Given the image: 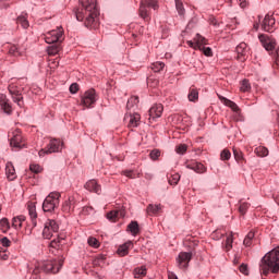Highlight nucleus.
Returning <instances> with one entry per match:
<instances>
[{
  "mask_svg": "<svg viewBox=\"0 0 279 279\" xmlns=\"http://www.w3.org/2000/svg\"><path fill=\"white\" fill-rule=\"evenodd\" d=\"M74 14L77 21L84 23L85 27H95L97 25V16H99L97 0L81 1L77 9L74 10Z\"/></svg>",
  "mask_w": 279,
  "mask_h": 279,
  "instance_id": "f257e3e1",
  "label": "nucleus"
},
{
  "mask_svg": "<svg viewBox=\"0 0 279 279\" xmlns=\"http://www.w3.org/2000/svg\"><path fill=\"white\" fill-rule=\"evenodd\" d=\"M259 269L264 276L279 274V246L265 254L262 258Z\"/></svg>",
  "mask_w": 279,
  "mask_h": 279,
  "instance_id": "f03ea898",
  "label": "nucleus"
},
{
  "mask_svg": "<svg viewBox=\"0 0 279 279\" xmlns=\"http://www.w3.org/2000/svg\"><path fill=\"white\" fill-rule=\"evenodd\" d=\"M186 45L191 47V49H194L197 51H203L204 56L207 58H213V49L210 47H205V45H208V40H206L202 35L196 34L193 40H187Z\"/></svg>",
  "mask_w": 279,
  "mask_h": 279,
  "instance_id": "7ed1b4c3",
  "label": "nucleus"
},
{
  "mask_svg": "<svg viewBox=\"0 0 279 279\" xmlns=\"http://www.w3.org/2000/svg\"><path fill=\"white\" fill-rule=\"evenodd\" d=\"M62 265H64L62 259H48L39 263L38 267L45 274H58L62 269Z\"/></svg>",
  "mask_w": 279,
  "mask_h": 279,
  "instance_id": "20e7f679",
  "label": "nucleus"
},
{
  "mask_svg": "<svg viewBox=\"0 0 279 279\" xmlns=\"http://www.w3.org/2000/svg\"><path fill=\"white\" fill-rule=\"evenodd\" d=\"M60 205V193L52 192L50 193L43 203L44 213H53L56 208Z\"/></svg>",
  "mask_w": 279,
  "mask_h": 279,
  "instance_id": "39448f33",
  "label": "nucleus"
},
{
  "mask_svg": "<svg viewBox=\"0 0 279 279\" xmlns=\"http://www.w3.org/2000/svg\"><path fill=\"white\" fill-rule=\"evenodd\" d=\"M10 146L13 151H19V149H24V147H27V143L25 142V138L20 130H14L11 133Z\"/></svg>",
  "mask_w": 279,
  "mask_h": 279,
  "instance_id": "423d86ee",
  "label": "nucleus"
},
{
  "mask_svg": "<svg viewBox=\"0 0 279 279\" xmlns=\"http://www.w3.org/2000/svg\"><path fill=\"white\" fill-rule=\"evenodd\" d=\"M60 226L58 225V222L53 219H48L44 223L43 238L48 240L53 239V236L58 234Z\"/></svg>",
  "mask_w": 279,
  "mask_h": 279,
  "instance_id": "0eeeda50",
  "label": "nucleus"
},
{
  "mask_svg": "<svg viewBox=\"0 0 279 279\" xmlns=\"http://www.w3.org/2000/svg\"><path fill=\"white\" fill-rule=\"evenodd\" d=\"M64 36V29L62 28V26L57 27V29H52L50 32H48L45 35V40L48 45H53L56 43H62V39Z\"/></svg>",
  "mask_w": 279,
  "mask_h": 279,
  "instance_id": "6e6552de",
  "label": "nucleus"
},
{
  "mask_svg": "<svg viewBox=\"0 0 279 279\" xmlns=\"http://www.w3.org/2000/svg\"><path fill=\"white\" fill-rule=\"evenodd\" d=\"M97 102V92L95 89H88L81 98V106L84 108H92Z\"/></svg>",
  "mask_w": 279,
  "mask_h": 279,
  "instance_id": "1a4fd4ad",
  "label": "nucleus"
},
{
  "mask_svg": "<svg viewBox=\"0 0 279 279\" xmlns=\"http://www.w3.org/2000/svg\"><path fill=\"white\" fill-rule=\"evenodd\" d=\"M60 147H62V144L59 140H52L50 141L47 148H43L39 150V156L43 158L46 154H56V151H60Z\"/></svg>",
  "mask_w": 279,
  "mask_h": 279,
  "instance_id": "9d476101",
  "label": "nucleus"
},
{
  "mask_svg": "<svg viewBox=\"0 0 279 279\" xmlns=\"http://www.w3.org/2000/svg\"><path fill=\"white\" fill-rule=\"evenodd\" d=\"M193 258V254L191 252H181L177 257V263L180 269H186L189 267V263Z\"/></svg>",
  "mask_w": 279,
  "mask_h": 279,
  "instance_id": "9b49d317",
  "label": "nucleus"
},
{
  "mask_svg": "<svg viewBox=\"0 0 279 279\" xmlns=\"http://www.w3.org/2000/svg\"><path fill=\"white\" fill-rule=\"evenodd\" d=\"M165 110V107L162 106V104H156L154 105L149 111V123H151L153 121H156V119H160L162 117V112Z\"/></svg>",
  "mask_w": 279,
  "mask_h": 279,
  "instance_id": "f8f14e48",
  "label": "nucleus"
},
{
  "mask_svg": "<svg viewBox=\"0 0 279 279\" xmlns=\"http://www.w3.org/2000/svg\"><path fill=\"white\" fill-rule=\"evenodd\" d=\"M258 39L266 51H274V49H276V39H272L267 35H259Z\"/></svg>",
  "mask_w": 279,
  "mask_h": 279,
  "instance_id": "ddd939ff",
  "label": "nucleus"
},
{
  "mask_svg": "<svg viewBox=\"0 0 279 279\" xmlns=\"http://www.w3.org/2000/svg\"><path fill=\"white\" fill-rule=\"evenodd\" d=\"M262 29L264 32H274L276 29V19H274V15L267 14L263 22H262Z\"/></svg>",
  "mask_w": 279,
  "mask_h": 279,
  "instance_id": "4468645a",
  "label": "nucleus"
},
{
  "mask_svg": "<svg viewBox=\"0 0 279 279\" xmlns=\"http://www.w3.org/2000/svg\"><path fill=\"white\" fill-rule=\"evenodd\" d=\"M129 128H138L141 125V114L130 113L124 117Z\"/></svg>",
  "mask_w": 279,
  "mask_h": 279,
  "instance_id": "2eb2a0df",
  "label": "nucleus"
},
{
  "mask_svg": "<svg viewBox=\"0 0 279 279\" xmlns=\"http://www.w3.org/2000/svg\"><path fill=\"white\" fill-rule=\"evenodd\" d=\"M84 186L89 193H96L97 195L101 194V185L95 179L87 181Z\"/></svg>",
  "mask_w": 279,
  "mask_h": 279,
  "instance_id": "dca6fc26",
  "label": "nucleus"
},
{
  "mask_svg": "<svg viewBox=\"0 0 279 279\" xmlns=\"http://www.w3.org/2000/svg\"><path fill=\"white\" fill-rule=\"evenodd\" d=\"M9 93L10 95H12V99L15 104H17V106L20 108H23L24 104H23V95L16 93V90L14 89V86L10 85L9 86Z\"/></svg>",
  "mask_w": 279,
  "mask_h": 279,
  "instance_id": "f3484780",
  "label": "nucleus"
},
{
  "mask_svg": "<svg viewBox=\"0 0 279 279\" xmlns=\"http://www.w3.org/2000/svg\"><path fill=\"white\" fill-rule=\"evenodd\" d=\"M186 169H191L192 171H195V173H206V166H204L202 162H191L186 165Z\"/></svg>",
  "mask_w": 279,
  "mask_h": 279,
  "instance_id": "a211bd4d",
  "label": "nucleus"
},
{
  "mask_svg": "<svg viewBox=\"0 0 279 279\" xmlns=\"http://www.w3.org/2000/svg\"><path fill=\"white\" fill-rule=\"evenodd\" d=\"M132 247H134V243H132V241H128L118 247L117 254L119 256H128V254H130V248Z\"/></svg>",
  "mask_w": 279,
  "mask_h": 279,
  "instance_id": "6ab92c4d",
  "label": "nucleus"
},
{
  "mask_svg": "<svg viewBox=\"0 0 279 279\" xmlns=\"http://www.w3.org/2000/svg\"><path fill=\"white\" fill-rule=\"evenodd\" d=\"M5 175L11 182L16 180V169H14V165L10 161L5 165Z\"/></svg>",
  "mask_w": 279,
  "mask_h": 279,
  "instance_id": "aec40b11",
  "label": "nucleus"
},
{
  "mask_svg": "<svg viewBox=\"0 0 279 279\" xmlns=\"http://www.w3.org/2000/svg\"><path fill=\"white\" fill-rule=\"evenodd\" d=\"M28 214L32 219V223L34 227H36V219H38V213L36 211V203L29 202L27 204Z\"/></svg>",
  "mask_w": 279,
  "mask_h": 279,
  "instance_id": "412c9836",
  "label": "nucleus"
},
{
  "mask_svg": "<svg viewBox=\"0 0 279 279\" xmlns=\"http://www.w3.org/2000/svg\"><path fill=\"white\" fill-rule=\"evenodd\" d=\"M235 51L239 60H245V56H247V44L241 43L236 46Z\"/></svg>",
  "mask_w": 279,
  "mask_h": 279,
  "instance_id": "4be33fe9",
  "label": "nucleus"
},
{
  "mask_svg": "<svg viewBox=\"0 0 279 279\" xmlns=\"http://www.w3.org/2000/svg\"><path fill=\"white\" fill-rule=\"evenodd\" d=\"M0 106L7 114H12V106L8 102V97L3 94L0 95Z\"/></svg>",
  "mask_w": 279,
  "mask_h": 279,
  "instance_id": "5701e85b",
  "label": "nucleus"
},
{
  "mask_svg": "<svg viewBox=\"0 0 279 279\" xmlns=\"http://www.w3.org/2000/svg\"><path fill=\"white\" fill-rule=\"evenodd\" d=\"M63 213H71L75 208V197L70 196L62 206Z\"/></svg>",
  "mask_w": 279,
  "mask_h": 279,
  "instance_id": "b1692460",
  "label": "nucleus"
},
{
  "mask_svg": "<svg viewBox=\"0 0 279 279\" xmlns=\"http://www.w3.org/2000/svg\"><path fill=\"white\" fill-rule=\"evenodd\" d=\"M16 24L21 25V27H23V29H27V27H29V21L27 20V13H22L16 19Z\"/></svg>",
  "mask_w": 279,
  "mask_h": 279,
  "instance_id": "393cba45",
  "label": "nucleus"
},
{
  "mask_svg": "<svg viewBox=\"0 0 279 279\" xmlns=\"http://www.w3.org/2000/svg\"><path fill=\"white\" fill-rule=\"evenodd\" d=\"M220 99H221L222 104L225 106H227L228 108H231V110L233 112H239L240 109H239V105H236V102H234V101H232V100H230V99H228L226 97H222Z\"/></svg>",
  "mask_w": 279,
  "mask_h": 279,
  "instance_id": "a878e982",
  "label": "nucleus"
},
{
  "mask_svg": "<svg viewBox=\"0 0 279 279\" xmlns=\"http://www.w3.org/2000/svg\"><path fill=\"white\" fill-rule=\"evenodd\" d=\"M140 16L144 21L149 20V11L147 10V4H145V2H141L140 4Z\"/></svg>",
  "mask_w": 279,
  "mask_h": 279,
  "instance_id": "bb28decb",
  "label": "nucleus"
},
{
  "mask_svg": "<svg viewBox=\"0 0 279 279\" xmlns=\"http://www.w3.org/2000/svg\"><path fill=\"white\" fill-rule=\"evenodd\" d=\"M128 231L131 232L132 236H136L141 232V229L138 228V222L131 221L128 226Z\"/></svg>",
  "mask_w": 279,
  "mask_h": 279,
  "instance_id": "cd10ccee",
  "label": "nucleus"
},
{
  "mask_svg": "<svg viewBox=\"0 0 279 279\" xmlns=\"http://www.w3.org/2000/svg\"><path fill=\"white\" fill-rule=\"evenodd\" d=\"M134 278H145L147 276V268L145 266L137 267L133 270Z\"/></svg>",
  "mask_w": 279,
  "mask_h": 279,
  "instance_id": "c85d7f7f",
  "label": "nucleus"
},
{
  "mask_svg": "<svg viewBox=\"0 0 279 279\" xmlns=\"http://www.w3.org/2000/svg\"><path fill=\"white\" fill-rule=\"evenodd\" d=\"M255 154L259 158H265V157L269 156V149H267V147H265V146H258L255 148Z\"/></svg>",
  "mask_w": 279,
  "mask_h": 279,
  "instance_id": "c756f323",
  "label": "nucleus"
},
{
  "mask_svg": "<svg viewBox=\"0 0 279 279\" xmlns=\"http://www.w3.org/2000/svg\"><path fill=\"white\" fill-rule=\"evenodd\" d=\"M23 221H25V216H17L12 219V226L15 228V230H19V228L23 227Z\"/></svg>",
  "mask_w": 279,
  "mask_h": 279,
  "instance_id": "7c9ffc66",
  "label": "nucleus"
},
{
  "mask_svg": "<svg viewBox=\"0 0 279 279\" xmlns=\"http://www.w3.org/2000/svg\"><path fill=\"white\" fill-rule=\"evenodd\" d=\"M64 243V240L60 236H58L57 239L52 240L49 244V247H51L52 250H60V247H62V244Z\"/></svg>",
  "mask_w": 279,
  "mask_h": 279,
  "instance_id": "2f4dec72",
  "label": "nucleus"
},
{
  "mask_svg": "<svg viewBox=\"0 0 279 279\" xmlns=\"http://www.w3.org/2000/svg\"><path fill=\"white\" fill-rule=\"evenodd\" d=\"M61 49L62 48L60 47V44H56V45L49 46L47 48L48 56H58V53H60Z\"/></svg>",
  "mask_w": 279,
  "mask_h": 279,
  "instance_id": "473e14b6",
  "label": "nucleus"
},
{
  "mask_svg": "<svg viewBox=\"0 0 279 279\" xmlns=\"http://www.w3.org/2000/svg\"><path fill=\"white\" fill-rule=\"evenodd\" d=\"M119 215H121V217H123V211H119V210L109 211L107 214V219L109 221H117V219H119Z\"/></svg>",
  "mask_w": 279,
  "mask_h": 279,
  "instance_id": "72a5a7b5",
  "label": "nucleus"
},
{
  "mask_svg": "<svg viewBox=\"0 0 279 279\" xmlns=\"http://www.w3.org/2000/svg\"><path fill=\"white\" fill-rule=\"evenodd\" d=\"M255 233L254 231H250L246 236L244 238L243 244L245 247H251L252 246V241H254Z\"/></svg>",
  "mask_w": 279,
  "mask_h": 279,
  "instance_id": "f704fd0d",
  "label": "nucleus"
},
{
  "mask_svg": "<svg viewBox=\"0 0 279 279\" xmlns=\"http://www.w3.org/2000/svg\"><path fill=\"white\" fill-rule=\"evenodd\" d=\"M187 99L189 101H197V99H199V92L195 88L190 89Z\"/></svg>",
  "mask_w": 279,
  "mask_h": 279,
  "instance_id": "c9c22d12",
  "label": "nucleus"
},
{
  "mask_svg": "<svg viewBox=\"0 0 279 279\" xmlns=\"http://www.w3.org/2000/svg\"><path fill=\"white\" fill-rule=\"evenodd\" d=\"M162 210V207L160 205H149L147 207L148 215H158Z\"/></svg>",
  "mask_w": 279,
  "mask_h": 279,
  "instance_id": "e433bc0d",
  "label": "nucleus"
},
{
  "mask_svg": "<svg viewBox=\"0 0 279 279\" xmlns=\"http://www.w3.org/2000/svg\"><path fill=\"white\" fill-rule=\"evenodd\" d=\"M241 93H250L252 90V85H250V81L243 80L240 86Z\"/></svg>",
  "mask_w": 279,
  "mask_h": 279,
  "instance_id": "4c0bfd02",
  "label": "nucleus"
},
{
  "mask_svg": "<svg viewBox=\"0 0 279 279\" xmlns=\"http://www.w3.org/2000/svg\"><path fill=\"white\" fill-rule=\"evenodd\" d=\"M0 230L1 232L5 233L10 230V221L7 218H2L0 220Z\"/></svg>",
  "mask_w": 279,
  "mask_h": 279,
  "instance_id": "58836bf2",
  "label": "nucleus"
},
{
  "mask_svg": "<svg viewBox=\"0 0 279 279\" xmlns=\"http://www.w3.org/2000/svg\"><path fill=\"white\" fill-rule=\"evenodd\" d=\"M138 96H132L126 104L128 110H131V108H134V106H138Z\"/></svg>",
  "mask_w": 279,
  "mask_h": 279,
  "instance_id": "ea45409f",
  "label": "nucleus"
},
{
  "mask_svg": "<svg viewBox=\"0 0 279 279\" xmlns=\"http://www.w3.org/2000/svg\"><path fill=\"white\" fill-rule=\"evenodd\" d=\"M87 243L89 245V247H94V250H98L100 243H99V240H97V238L95 236H89L87 239Z\"/></svg>",
  "mask_w": 279,
  "mask_h": 279,
  "instance_id": "a19ab883",
  "label": "nucleus"
},
{
  "mask_svg": "<svg viewBox=\"0 0 279 279\" xmlns=\"http://www.w3.org/2000/svg\"><path fill=\"white\" fill-rule=\"evenodd\" d=\"M232 243H234V235L232 233H230L227 236V240L225 243V247H226L227 252H230V250H232Z\"/></svg>",
  "mask_w": 279,
  "mask_h": 279,
  "instance_id": "79ce46f5",
  "label": "nucleus"
},
{
  "mask_svg": "<svg viewBox=\"0 0 279 279\" xmlns=\"http://www.w3.org/2000/svg\"><path fill=\"white\" fill-rule=\"evenodd\" d=\"M147 8H151L153 10H158V0H142Z\"/></svg>",
  "mask_w": 279,
  "mask_h": 279,
  "instance_id": "37998d69",
  "label": "nucleus"
},
{
  "mask_svg": "<svg viewBox=\"0 0 279 279\" xmlns=\"http://www.w3.org/2000/svg\"><path fill=\"white\" fill-rule=\"evenodd\" d=\"M153 71H155V73H159V71H162V69H165V63L163 62H155L153 63V66H151Z\"/></svg>",
  "mask_w": 279,
  "mask_h": 279,
  "instance_id": "c03bdc74",
  "label": "nucleus"
},
{
  "mask_svg": "<svg viewBox=\"0 0 279 279\" xmlns=\"http://www.w3.org/2000/svg\"><path fill=\"white\" fill-rule=\"evenodd\" d=\"M169 184L171 185H175L180 182V175L178 173L172 174L169 179H168Z\"/></svg>",
  "mask_w": 279,
  "mask_h": 279,
  "instance_id": "a18cd8bd",
  "label": "nucleus"
},
{
  "mask_svg": "<svg viewBox=\"0 0 279 279\" xmlns=\"http://www.w3.org/2000/svg\"><path fill=\"white\" fill-rule=\"evenodd\" d=\"M186 149H189V147L186 146V144H180L175 147V151L177 154H181L184 155L186 154Z\"/></svg>",
  "mask_w": 279,
  "mask_h": 279,
  "instance_id": "49530a36",
  "label": "nucleus"
},
{
  "mask_svg": "<svg viewBox=\"0 0 279 279\" xmlns=\"http://www.w3.org/2000/svg\"><path fill=\"white\" fill-rule=\"evenodd\" d=\"M29 170L33 172V173H40L43 172V167H40V165L38 163H32L29 166Z\"/></svg>",
  "mask_w": 279,
  "mask_h": 279,
  "instance_id": "de8ad7c7",
  "label": "nucleus"
},
{
  "mask_svg": "<svg viewBox=\"0 0 279 279\" xmlns=\"http://www.w3.org/2000/svg\"><path fill=\"white\" fill-rule=\"evenodd\" d=\"M231 157H232V154L228 149H223L220 154L221 160H230Z\"/></svg>",
  "mask_w": 279,
  "mask_h": 279,
  "instance_id": "09e8293b",
  "label": "nucleus"
},
{
  "mask_svg": "<svg viewBox=\"0 0 279 279\" xmlns=\"http://www.w3.org/2000/svg\"><path fill=\"white\" fill-rule=\"evenodd\" d=\"M175 7L180 15L184 14V4H182V1L175 0Z\"/></svg>",
  "mask_w": 279,
  "mask_h": 279,
  "instance_id": "8fccbe9b",
  "label": "nucleus"
},
{
  "mask_svg": "<svg viewBox=\"0 0 279 279\" xmlns=\"http://www.w3.org/2000/svg\"><path fill=\"white\" fill-rule=\"evenodd\" d=\"M150 160H158L160 158V150L154 149L149 154Z\"/></svg>",
  "mask_w": 279,
  "mask_h": 279,
  "instance_id": "3c124183",
  "label": "nucleus"
},
{
  "mask_svg": "<svg viewBox=\"0 0 279 279\" xmlns=\"http://www.w3.org/2000/svg\"><path fill=\"white\" fill-rule=\"evenodd\" d=\"M247 208H250V204L248 203H242L240 204V213L241 215H245V213H247Z\"/></svg>",
  "mask_w": 279,
  "mask_h": 279,
  "instance_id": "603ef678",
  "label": "nucleus"
},
{
  "mask_svg": "<svg viewBox=\"0 0 279 279\" xmlns=\"http://www.w3.org/2000/svg\"><path fill=\"white\" fill-rule=\"evenodd\" d=\"M0 243H1L2 247H10V245H12V242L8 238H2L0 240Z\"/></svg>",
  "mask_w": 279,
  "mask_h": 279,
  "instance_id": "864d4df0",
  "label": "nucleus"
},
{
  "mask_svg": "<svg viewBox=\"0 0 279 279\" xmlns=\"http://www.w3.org/2000/svg\"><path fill=\"white\" fill-rule=\"evenodd\" d=\"M240 271L241 274H243L244 276H250V269L247 268V265L245 264H242L240 266Z\"/></svg>",
  "mask_w": 279,
  "mask_h": 279,
  "instance_id": "5fc2aeb1",
  "label": "nucleus"
},
{
  "mask_svg": "<svg viewBox=\"0 0 279 279\" xmlns=\"http://www.w3.org/2000/svg\"><path fill=\"white\" fill-rule=\"evenodd\" d=\"M77 90H80V85H77V83H73L72 85H70V93L72 95H75V93H77Z\"/></svg>",
  "mask_w": 279,
  "mask_h": 279,
  "instance_id": "6e6d98bb",
  "label": "nucleus"
},
{
  "mask_svg": "<svg viewBox=\"0 0 279 279\" xmlns=\"http://www.w3.org/2000/svg\"><path fill=\"white\" fill-rule=\"evenodd\" d=\"M233 156H234L235 160H243V153H241L236 149H233Z\"/></svg>",
  "mask_w": 279,
  "mask_h": 279,
  "instance_id": "4d7b16f0",
  "label": "nucleus"
},
{
  "mask_svg": "<svg viewBox=\"0 0 279 279\" xmlns=\"http://www.w3.org/2000/svg\"><path fill=\"white\" fill-rule=\"evenodd\" d=\"M123 174L126 177V178H131V180H134V178H136V175H134V172L132 170H125L123 172Z\"/></svg>",
  "mask_w": 279,
  "mask_h": 279,
  "instance_id": "13d9d810",
  "label": "nucleus"
},
{
  "mask_svg": "<svg viewBox=\"0 0 279 279\" xmlns=\"http://www.w3.org/2000/svg\"><path fill=\"white\" fill-rule=\"evenodd\" d=\"M17 51H19V48H16V46H11L9 49V53H11V56H16Z\"/></svg>",
  "mask_w": 279,
  "mask_h": 279,
  "instance_id": "bf43d9fd",
  "label": "nucleus"
},
{
  "mask_svg": "<svg viewBox=\"0 0 279 279\" xmlns=\"http://www.w3.org/2000/svg\"><path fill=\"white\" fill-rule=\"evenodd\" d=\"M217 234H219V231H215L211 236L213 239H221L223 236V234L220 233V235L217 236Z\"/></svg>",
  "mask_w": 279,
  "mask_h": 279,
  "instance_id": "052dcab7",
  "label": "nucleus"
},
{
  "mask_svg": "<svg viewBox=\"0 0 279 279\" xmlns=\"http://www.w3.org/2000/svg\"><path fill=\"white\" fill-rule=\"evenodd\" d=\"M0 258H2V260H8V254L0 253Z\"/></svg>",
  "mask_w": 279,
  "mask_h": 279,
  "instance_id": "680f3d73",
  "label": "nucleus"
},
{
  "mask_svg": "<svg viewBox=\"0 0 279 279\" xmlns=\"http://www.w3.org/2000/svg\"><path fill=\"white\" fill-rule=\"evenodd\" d=\"M168 279H178V276H175L173 272L168 275Z\"/></svg>",
  "mask_w": 279,
  "mask_h": 279,
  "instance_id": "e2e57ef3",
  "label": "nucleus"
},
{
  "mask_svg": "<svg viewBox=\"0 0 279 279\" xmlns=\"http://www.w3.org/2000/svg\"><path fill=\"white\" fill-rule=\"evenodd\" d=\"M145 178H146V180H151V178H154V174H151V173H146V174H145Z\"/></svg>",
  "mask_w": 279,
  "mask_h": 279,
  "instance_id": "0e129e2a",
  "label": "nucleus"
}]
</instances>
